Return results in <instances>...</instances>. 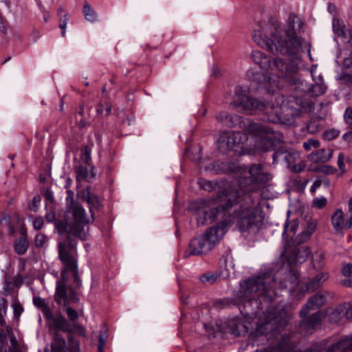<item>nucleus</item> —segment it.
Segmentation results:
<instances>
[{"label": "nucleus", "mask_w": 352, "mask_h": 352, "mask_svg": "<svg viewBox=\"0 0 352 352\" xmlns=\"http://www.w3.org/2000/svg\"><path fill=\"white\" fill-rule=\"evenodd\" d=\"M296 23H298V26L302 25L300 20L295 14H290L285 29L281 28L278 21H271L261 22L254 30L252 38L261 47L271 52H279L283 55L294 57L289 60L276 58L271 60L263 52L252 51L250 57L253 62L267 72L263 79L270 92L274 91L275 88L278 87V80L270 76L274 73H277L278 77L283 78L286 82L294 86V89H299L300 86H302L298 74L301 37L296 34Z\"/></svg>", "instance_id": "obj_1"}, {"label": "nucleus", "mask_w": 352, "mask_h": 352, "mask_svg": "<svg viewBox=\"0 0 352 352\" xmlns=\"http://www.w3.org/2000/svg\"><path fill=\"white\" fill-rule=\"evenodd\" d=\"M287 248H285L283 256L285 257L290 269L283 267L275 274L274 278L267 274L243 280L240 284V289L236 298L240 312L245 317H257L258 310L265 307L269 308L274 297L278 295L276 286L280 289L290 287L292 295L297 300L301 299L305 290L298 289L299 274L293 268L297 263L304 262L310 254L307 247L293 248L289 255Z\"/></svg>", "instance_id": "obj_2"}, {"label": "nucleus", "mask_w": 352, "mask_h": 352, "mask_svg": "<svg viewBox=\"0 0 352 352\" xmlns=\"http://www.w3.org/2000/svg\"><path fill=\"white\" fill-rule=\"evenodd\" d=\"M219 199L222 202L216 208H212L208 212L204 210L206 217L202 220L201 217L198 218V223L204 224V220L214 219L218 214H223L226 218L224 221L229 222V226L232 221V219H237V226L241 232L257 230L260 223L261 218L258 215V208L256 203L250 195H241L239 190H236L230 185L228 186L219 195Z\"/></svg>", "instance_id": "obj_3"}, {"label": "nucleus", "mask_w": 352, "mask_h": 352, "mask_svg": "<svg viewBox=\"0 0 352 352\" xmlns=\"http://www.w3.org/2000/svg\"><path fill=\"white\" fill-rule=\"evenodd\" d=\"M276 104H270L262 98L251 97L245 94L241 86H236L234 89V96L230 104L236 109L244 113L254 111L263 112L267 122L278 123L280 120V114L285 104L284 97L279 94H273Z\"/></svg>", "instance_id": "obj_4"}, {"label": "nucleus", "mask_w": 352, "mask_h": 352, "mask_svg": "<svg viewBox=\"0 0 352 352\" xmlns=\"http://www.w3.org/2000/svg\"><path fill=\"white\" fill-rule=\"evenodd\" d=\"M74 193L72 190H67L66 203L67 214L65 221H56L55 226L60 234H67V241L73 243L72 238L86 240L87 238L85 226L89 221L86 218L85 209L74 200Z\"/></svg>", "instance_id": "obj_5"}, {"label": "nucleus", "mask_w": 352, "mask_h": 352, "mask_svg": "<svg viewBox=\"0 0 352 352\" xmlns=\"http://www.w3.org/2000/svg\"><path fill=\"white\" fill-rule=\"evenodd\" d=\"M58 257L63 265V267L60 273L61 280L56 282L54 300L58 305L67 306L69 303L67 296V289L66 287L68 272L70 271L72 273L76 287L80 285L76 245L71 242H60L58 243Z\"/></svg>", "instance_id": "obj_6"}, {"label": "nucleus", "mask_w": 352, "mask_h": 352, "mask_svg": "<svg viewBox=\"0 0 352 352\" xmlns=\"http://www.w3.org/2000/svg\"><path fill=\"white\" fill-rule=\"evenodd\" d=\"M236 174L238 186L229 184L243 195L257 191L261 186L272 179V175L261 164L240 166L237 168Z\"/></svg>", "instance_id": "obj_7"}, {"label": "nucleus", "mask_w": 352, "mask_h": 352, "mask_svg": "<svg viewBox=\"0 0 352 352\" xmlns=\"http://www.w3.org/2000/svg\"><path fill=\"white\" fill-rule=\"evenodd\" d=\"M223 221L217 225L207 229L202 234L190 241L188 249L185 252L184 257L201 256L208 254L219 243L227 232L230 223Z\"/></svg>", "instance_id": "obj_8"}, {"label": "nucleus", "mask_w": 352, "mask_h": 352, "mask_svg": "<svg viewBox=\"0 0 352 352\" xmlns=\"http://www.w3.org/2000/svg\"><path fill=\"white\" fill-rule=\"evenodd\" d=\"M246 132L254 138L255 147L261 151L274 150L283 142V135L269 124L248 121L244 124Z\"/></svg>", "instance_id": "obj_9"}, {"label": "nucleus", "mask_w": 352, "mask_h": 352, "mask_svg": "<svg viewBox=\"0 0 352 352\" xmlns=\"http://www.w3.org/2000/svg\"><path fill=\"white\" fill-rule=\"evenodd\" d=\"M291 317V314L285 309H281L278 311L274 310L273 311L267 310L259 318L256 324V328L252 333L255 336L267 334L270 332L275 334L276 332L287 324Z\"/></svg>", "instance_id": "obj_10"}, {"label": "nucleus", "mask_w": 352, "mask_h": 352, "mask_svg": "<svg viewBox=\"0 0 352 352\" xmlns=\"http://www.w3.org/2000/svg\"><path fill=\"white\" fill-rule=\"evenodd\" d=\"M247 140L245 134L239 131H228L223 132L218 140L219 147L225 151L234 150L236 146L241 147Z\"/></svg>", "instance_id": "obj_11"}, {"label": "nucleus", "mask_w": 352, "mask_h": 352, "mask_svg": "<svg viewBox=\"0 0 352 352\" xmlns=\"http://www.w3.org/2000/svg\"><path fill=\"white\" fill-rule=\"evenodd\" d=\"M352 349V335L349 336L342 337L338 342L329 345L326 349L322 350L320 344H314L309 349L303 351H298L293 349L292 352H305L307 350H310L311 352H348V350Z\"/></svg>", "instance_id": "obj_12"}, {"label": "nucleus", "mask_w": 352, "mask_h": 352, "mask_svg": "<svg viewBox=\"0 0 352 352\" xmlns=\"http://www.w3.org/2000/svg\"><path fill=\"white\" fill-rule=\"evenodd\" d=\"M306 317L300 323L299 331L300 333L304 335L312 334L320 326L324 314L321 311H317L311 316Z\"/></svg>", "instance_id": "obj_13"}, {"label": "nucleus", "mask_w": 352, "mask_h": 352, "mask_svg": "<svg viewBox=\"0 0 352 352\" xmlns=\"http://www.w3.org/2000/svg\"><path fill=\"white\" fill-rule=\"evenodd\" d=\"M331 221L336 232L342 233L344 230H348L352 228V214L346 219L343 210L340 208H338L331 215Z\"/></svg>", "instance_id": "obj_14"}, {"label": "nucleus", "mask_w": 352, "mask_h": 352, "mask_svg": "<svg viewBox=\"0 0 352 352\" xmlns=\"http://www.w3.org/2000/svg\"><path fill=\"white\" fill-rule=\"evenodd\" d=\"M327 300L326 296L320 293H318L311 297L307 303L302 307L300 311V316L302 318L307 316L311 310H315L323 306Z\"/></svg>", "instance_id": "obj_15"}, {"label": "nucleus", "mask_w": 352, "mask_h": 352, "mask_svg": "<svg viewBox=\"0 0 352 352\" xmlns=\"http://www.w3.org/2000/svg\"><path fill=\"white\" fill-rule=\"evenodd\" d=\"M47 320L50 322L49 324L50 329H54V331H63L64 332L72 333V329L70 328V325L66 318L60 314H57L54 316L52 312V317L46 318Z\"/></svg>", "instance_id": "obj_16"}, {"label": "nucleus", "mask_w": 352, "mask_h": 352, "mask_svg": "<svg viewBox=\"0 0 352 352\" xmlns=\"http://www.w3.org/2000/svg\"><path fill=\"white\" fill-rule=\"evenodd\" d=\"M333 30L334 33L340 37L344 43L349 44L352 47L351 45L352 34L351 31L346 28L342 21L334 19L333 21Z\"/></svg>", "instance_id": "obj_17"}, {"label": "nucleus", "mask_w": 352, "mask_h": 352, "mask_svg": "<svg viewBox=\"0 0 352 352\" xmlns=\"http://www.w3.org/2000/svg\"><path fill=\"white\" fill-rule=\"evenodd\" d=\"M81 197L88 204L90 212L93 216V210L98 209L101 206V199L92 192L90 186H87L81 192Z\"/></svg>", "instance_id": "obj_18"}, {"label": "nucleus", "mask_w": 352, "mask_h": 352, "mask_svg": "<svg viewBox=\"0 0 352 352\" xmlns=\"http://www.w3.org/2000/svg\"><path fill=\"white\" fill-rule=\"evenodd\" d=\"M333 156V150L331 148H321L316 152L309 154L308 159L314 163H325L328 162Z\"/></svg>", "instance_id": "obj_19"}, {"label": "nucleus", "mask_w": 352, "mask_h": 352, "mask_svg": "<svg viewBox=\"0 0 352 352\" xmlns=\"http://www.w3.org/2000/svg\"><path fill=\"white\" fill-rule=\"evenodd\" d=\"M346 305H340L334 309L327 310L328 320L331 323L343 324L344 322V311Z\"/></svg>", "instance_id": "obj_20"}, {"label": "nucleus", "mask_w": 352, "mask_h": 352, "mask_svg": "<svg viewBox=\"0 0 352 352\" xmlns=\"http://www.w3.org/2000/svg\"><path fill=\"white\" fill-rule=\"evenodd\" d=\"M217 120L223 125L232 127L241 120V117L236 114H229L226 111L220 112L217 116Z\"/></svg>", "instance_id": "obj_21"}, {"label": "nucleus", "mask_w": 352, "mask_h": 352, "mask_svg": "<svg viewBox=\"0 0 352 352\" xmlns=\"http://www.w3.org/2000/svg\"><path fill=\"white\" fill-rule=\"evenodd\" d=\"M284 155V160L287 163L288 167H292L294 162L299 158V154L294 151L290 150L288 151H275L273 154V162L276 163L280 155Z\"/></svg>", "instance_id": "obj_22"}, {"label": "nucleus", "mask_w": 352, "mask_h": 352, "mask_svg": "<svg viewBox=\"0 0 352 352\" xmlns=\"http://www.w3.org/2000/svg\"><path fill=\"white\" fill-rule=\"evenodd\" d=\"M329 278L327 273H320L306 283V291L313 292L319 288Z\"/></svg>", "instance_id": "obj_23"}, {"label": "nucleus", "mask_w": 352, "mask_h": 352, "mask_svg": "<svg viewBox=\"0 0 352 352\" xmlns=\"http://www.w3.org/2000/svg\"><path fill=\"white\" fill-rule=\"evenodd\" d=\"M51 346L53 352H65L66 342L58 331L53 332Z\"/></svg>", "instance_id": "obj_24"}, {"label": "nucleus", "mask_w": 352, "mask_h": 352, "mask_svg": "<svg viewBox=\"0 0 352 352\" xmlns=\"http://www.w3.org/2000/svg\"><path fill=\"white\" fill-rule=\"evenodd\" d=\"M314 84L309 89V94L311 96L317 97L325 93L326 86L320 75L318 76L317 80H314Z\"/></svg>", "instance_id": "obj_25"}, {"label": "nucleus", "mask_w": 352, "mask_h": 352, "mask_svg": "<svg viewBox=\"0 0 352 352\" xmlns=\"http://www.w3.org/2000/svg\"><path fill=\"white\" fill-rule=\"evenodd\" d=\"M34 305L39 309L45 318L52 317V311L45 300L41 297H34L33 298Z\"/></svg>", "instance_id": "obj_26"}, {"label": "nucleus", "mask_w": 352, "mask_h": 352, "mask_svg": "<svg viewBox=\"0 0 352 352\" xmlns=\"http://www.w3.org/2000/svg\"><path fill=\"white\" fill-rule=\"evenodd\" d=\"M228 186H230L229 184H224L223 186V188L221 190H219L218 191V194L216 197H211L208 199H206V200H201L199 201H198L197 203H195V205H197L199 204V206L197 207V209L199 210H201V208L204 209V205H209L210 203L211 204H219V205H220L222 202L221 201V199H219V195H221V193L225 190L226 188H227Z\"/></svg>", "instance_id": "obj_27"}, {"label": "nucleus", "mask_w": 352, "mask_h": 352, "mask_svg": "<svg viewBox=\"0 0 352 352\" xmlns=\"http://www.w3.org/2000/svg\"><path fill=\"white\" fill-rule=\"evenodd\" d=\"M311 102L307 100H303L300 97L292 98L288 102V107L294 109H298L299 108L306 109L309 108Z\"/></svg>", "instance_id": "obj_28"}, {"label": "nucleus", "mask_w": 352, "mask_h": 352, "mask_svg": "<svg viewBox=\"0 0 352 352\" xmlns=\"http://www.w3.org/2000/svg\"><path fill=\"white\" fill-rule=\"evenodd\" d=\"M82 12L87 21L91 23H94L96 21L97 14L93 8L88 3H85Z\"/></svg>", "instance_id": "obj_29"}, {"label": "nucleus", "mask_w": 352, "mask_h": 352, "mask_svg": "<svg viewBox=\"0 0 352 352\" xmlns=\"http://www.w3.org/2000/svg\"><path fill=\"white\" fill-rule=\"evenodd\" d=\"M28 245V241L25 238H20L14 243V251L18 254L23 255L26 252Z\"/></svg>", "instance_id": "obj_30"}, {"label": "nucleus", "mask_w": 352, "mask_h": 352, "mask_svg": "<svg viewBox=\"0 0 352 352\" xmlns=\"http://www.w3.org/2000/svg\"><path fill=\"white\" fill-rule=\"evenodd\" d=\"M321 119H311L307 124V129L309 133H317L321 127Z\"/></svg>", "instance_id": "obj_31"}, {"label": "nucleus", "mask_w": 352, "mask_h": 352, "mask_svg": "<svg viewBox=\"0 0 352 352\" xmlns=\"http://www.w3.org/2000/svg\"><path fill=\"white\" fill-rule=\"evenodd\" d=\"M98 114H104L105 116H109L111 112V106L107 102H100L96 109Z\"/></svg>", "instance_id": "obj_32"}, {"label": "nucleus", "mask_w": 352, "mask_h": 352, "mask_svg": "<svg viewBox=\"0 0 352 352\" xmlns=\"http://www.w3.org/2000/svg\"><path fill=\"white\" fill-rule=\"evenodd\" d=\"M324 258V256L322 252H316L313 256V265L314 267L316 269H320L323 265V261Z\"/></svg>", "instance_id": "obj_33"}, {"label": "nucleus", "mask_w": 352, "mask_h": 352, "mask_svg": "<svg viewBox=\"0 0 352 352\" xmlns=\"http://www.w3.org/2000/svg\"><path fill=\"white\" fill-rule=\"evenodd\" d=\"M217 278L218 276L214 273H206L199 277L200 281L205 284H212L217 280Z\"/></svg>", "instance_id": "obj_34"}, {"label": "nucleus", "mask_w": 352, "mask_h": 352, "mask_svg": "<svg viewBox=\"0 0 352 352\" xmlns=\"http://www.w3.org/2000/svg\"><path fill=\"white\" fill-rule=\"evenodd\" d=\"M8 308V302L6 299L1 298L0 300V325L6 326V321L3 317V313H6Z\"/></svg>", "instance_id": "obj_35"}, {"label": "nucleus", "mask_w": 352, "mask_h": 352, "mask_svg": "<svg viewBox=\"0 0 352 352\" xmlns=\"http://www.w3.org/2000/svg\"><path fill=\"white\" fill-rule=\"evenodd\" d=\"M69 349L70 352H79L80 346L79 342L74 336H69L68 338Z\"/></svg>", "instance_id": "obj_36"}, {"label": "nucleus", "mask_w": 352, "mask_h": 352, "mask_svg": "<svg viewBox=\"0 0 352 352\" xmlns=\"http://www.w3.org/2000/svg\"><path fill=\"white\" fill-rule=\"evenodd\" d=\"M76 177L78 180H88L89 179V174L87 171V168L83 166H79L76 170Z\"/></svg>", "instance_id": "obj_37"}, {"label": "nucleus", "mask_w": 352, "mask_h": 352, "mask_svg": "<svg viewBox=\"0 0 352 352\" xmlns=\"http://www.w3.org/2000/svg\"><path fill=\"white\" fill-rule=\"evenodd\" d=\"M47 238L45 234H43L42 233H38L35 236V240H34L35 245L37 248H41L44 246V245L47 242Z\"/></svg>", "instance_id": "obj_38"}, {"label": "nucleus", "mask_w": 352, "mask_h": 352, "mask_svg": "<svg viewBox=\"0 0 352 352\" xmlns=\"http://www.w3.org/2000/svg\"><path fill=\"white\" fill-rule=\"evenodd\" d=\"M327 200L324 197H316L312 202L313 206L318 209L323 208L327 206Z\"/></svg>", "instance_id": "obj_39"}, {"label": "nucleus", "mask_w": 352, "mask_h": 352, "mask_svg": "<svg viewBox=\"0 0 352 352\" xmlns=\"http://www.w3.org/2000/svg\"><path fill=\"white\" fill-rule=\"evenodd\" d=\"M10 346L9 347V352H21L20 346L14 336L10 338Z\"/></svg>", "instance_id": "obj_40"}, {"label": "nucleus", "mask_w": 352, "mask_h": 352, "mask_svg": "<svg viewBox=\"0 0 352 352\" xmlns=\"http://www.w3.org/2000/svg\"><path fill=\"white\" fill-rule=\"evenodd\" d=\"M339 134L340 133L338 130L331 129L325 131L323 133V138L324 139L330 141L337 138L339 135Z\"/></svg>", "instance_id": "obj_41"}, {"label": "nucleus", "mask_w": 352, "mask_h": 352, "mask_svg": "<svg viewBox=\"0 0 352 352\" xmlns=\"http://www.w3.org/2000/svg\"><path fill=\"white\" fill-rule=\"evenodd\" d=\"M319 146V141L314 139H309L307 142L303 143V147L306 151H309L312 147L318 148Z\"/></svg>", "instance_id": "obj_42"}, {"label": "nucleus", "mask_w": 352, "mask_h": 352, "mask_svg": "<svg viewBox=\"0 0 352 352\" xmlns=\"http://www.w3.org/2000/svg\"><path fill=\"white\" fill-rule=\"evenodd\" d=\"M66 314L67 315V317L72 322H75L78 318V312L74 309L73 308L70 307H67L66 308Z\"/></svg>", "instance_id": "obj_43"}, {"label": "nucleus", "mask_w": 352, "mask_h": 352, "mask_svg": "<svg viewBox=\"0 0 352 352\" xmlns=\"http://www.w3.org/2000/svg\"><path fill=\"white\" fill-rule=\"evenodd\" d=\"M68 20H69V18H68L67 14H65L63 15V19H60L59 27L61 29V35L63 37L65 36L66 27H67Z\"/></svg>", "instance_id": "obj_44"}, {"label": "nucleus", "mask_w": 352, "mask_h": 352, "mask_svg": "<svg viewBox=\"0 0 352 352\" xmlns=\"http://www.w3.org/2000/svg\"><path fill=\"white\" fill-rule=\"evenodd\" d=\"M71 329L73 331V332L71 333H74L80 336H85V329L82 325L79 324H74Z\"/></svg>", "instance_id": "obj_45"}, {"label": "nucleus", "mask_w": 352, "mask_h": 352, "mask_svg": "<svg viewBox=\"0 0 352 352\" xmlns=\"http://www.w3.org/2000/svg\"><path fill=\"white\" fill-rule=\"evenodd\" d=\"M0 221L1 224L5 225L8 227V230L13 232L14 230V228L12 226H11L9 223V216L6 214H1L0 215Z\"/></svg>", "instance_id": "obj_46"}, {"label": "nucleus", "mask_w": 352, "mask_h": 352, "mask_svg": "<svg viewBox=\"0 0 352 352\" xmlns=\"http://www.w3.org/2000/svg\"><path fill=\"white\" fill-rule=\"evenodd\" d=\"M320 172L326 175H333L337 172V169L332 166L325 165L320 167Z\"/></svg>", "instance_id": "obj_47"}, {"label": "nucleus", "mask_w": 352, "mask_h": 352, "mask_svg": "<svg viewBox=\"0 0 352 352\" xmlns=\"http://www.w3.org/2000/svg\"><path fill=\"white\" fill-rule=\"evenodd\" d=\"M98 352H103L104 347L106 344V336L104 333H100V335L98 336Z\"/></svg>", "instance_id": "obj_48"}, {"label": "nucleus", "mask_w": 352, "mask_h": 352, "mask_svg": "<svg viewBox=\"0 0 352 352\" xmlns=\"http://www.w3.org/2000/svg\"><path fill=\"white\" fill-rule=\"evenodd\" d=\"M342 274L346 277L352 276V263L344 264L342 267Z\"/></svg>", "instance_id": "obj_49"}, {"label": "nucleus", "mask_w": 352, "mask_h": 352, "mask_svg": "<svg viewBox=\"0 0 352 352\" xmlns=\"http://www.w3.org/2000/svg\"><path fill=\"white\" fill-rule=\"evenodd\" d=\"M345 156L343 153H340L338 158V166L341 170V173H345V164H344Z\"/></svg>", "instance_id": "obj_50"}, {"label": "nucleus", "mask_w": 352, "mask_h": 352, "mask_svg": "<svg viewBox=\"0 0 352 352\" xmlns=\"http://www.w3.org/2000/svg\"><path fill=\"white\" fill-rule=\"evenodd\" d=\"M296 225L292 226L290 229H289V223L286 222L284 226V231L283 232V237H286L289 234H294L296 232Z\"/></svg>", "instance_id": "obj_51"}, {"label": "nucleus", "mask_w": 352, "mask_h": 352, "mask_svg": "<svg viewBox=\"0 0 352 352\" xmlns=\"http://www.w3.org/2000/svg\"><path fill=\"white\" fill-rule=\"evenodd\" d=\"M344 67L346 73L352 76V58H345L344 60Z\"/></svg>", "instance_id": "obj_52"}, {"label": "nucleus", "mask_w": 352, "mask_h": 352, "mask_svg": "<svg viewBox=\"0 0 352 352\" xmlns=\"http://www.w3.org/2000/svg\"><path fill=\"white\" fill-rule=\"evenodd\" d=\"M14 314L16 318H19L22 312L23 311V308L19 302H15L13 305Z\"/></svg>", "instance_id": "obj_53"}, {"label": "nucleus", "mask_w": 352, "mask_h": 352, "mask_svg": "<svg viewBox=\"0 0 352 352\" xmlns=\"http://www.w3.org/2000/svg\"><path fill=\"white\" fill-rule=\"evenodd\" d=\"M44 225V220L42 217H37L33 223L34 228L36 230H41Z\"/></svg>", "instance_id": "obj_54"}, {"label": "nucleus", "mask_w": 352, "mask_h": 352, "mask_svg": "<svg viewBox=\"0 0 352 352\" xmlns=\"http://www.w3.org/2000/svg\"><path fill=\"white\" fill-rule=\"evenodd\" d=\"M344 119L347 123L352 124V109L348 108L346 109Z\"/></svg>", "instance_id": "obj_55"}, {"label": "nucleus", "mask_w": 352, "mask_h": 352, "mask_svg": "<svg viewBox=\"0 0 352 352\" xmlns=\"http://www.w3.org/2000/svg\"><path fill=\"white\" fill-rule=\"evenodd\" d=\"M344 315L346 320H352V305L348 307H346V309L344 311Z\"/></svg>", "instance_id": "obj_56"}, {"label": "nucleus", "mask_w": 352, "mask_h": 352, "mask_svg": "<svg viewBox=\"0 0 352 352\" xmlns=\"http://www.w3.org/2000/svg\"><path fill=\"white\" fill-rule=\"evenodd\" d=\"M7 29V23L3 17L0 14V31L6 32Z\"/></svg>", "instance_id": "obj_57"}, {"label": "nucleus", "mask_w": 352, "mask_h": 352, "mask_svg": "<svg viewBox=\"0 0 352 352\" xmlns=\"http://www.w3.org/2000/svg\"><path fill=\"white\" fill-rule=\"evenodd\" d=\"M342 285L347 287H352V278L347 277L341 281Z\"/></svg>", "instance_id": "obj_58"}, {"label": "nucleus", "mask_w": 352, "mask_h": 352, "mask_svg": "<svg viewBox=\"0 0 352 352\" xmlns=\"http://www.w3.org/2000/svg\"><path fill=\"white\" fill-rule=\"evenodd\" d=\"M292 168L293 169V170L296 173H300L301 172L303 168H304V165L302 164H294Z\"/></svg>", "instance_id": "obj_59"}, {"label": "nucleus", "mask_w": 352, "mask_h": 352, "mask_svg": "<svg viewBox=\"0 0 352 352\" xmlns=\"http://www.w3.org/2000/svg\"><path fill=\"white\" fill-rule=\"evenodd\" d=\"M45 218L48 222H52L55 221L56 219L55 213L53 212H50L45 215Z\"/></svg>", "instance_id": "obj_60"}, {"label": "nucleus", "mask_w": 352, "mask_h": 352, "mask_svg": "<svg viewBox=\"0 0 352 352\" xmlns=\"http://www.w3.org/2000/svg\"><path fill=\"white\" fill-rule=\"evenodd\" d=\"M41 197L37 195V196H35L33 199H32V205H33V207H36L38 206V204L40 203L41 201Z\"/></svg>", "instance_id": "obj_61"}, {"label": "nucleus", "mask_w": 352, "mask_h": 352, "mask_svg": "<svg viewBox=\"0 0 352 352\" xmlns=\"http://www.w3.org/2000/svg\"><path fill=\"white\" fill-rule=\"evenodd\" d=\"M316 69V65L311 66V67L309 69V72L311 73V77L313 78V80H317V77L318 76H315Z\"/></svg>", "instance_id": "obj_62"}, {"label": "nucleus", "mask_w": 352, "mask_h": 352, "mask_svg": "<svg viewBox=\"0 0 352 352\" xmlns=\"http://www.w3.org/2000/svg\"><path fill=\"white\" fill-rule=\"evenodd\" d=\"M320 186V182H318V181L314 182L312 186L311 187V191L313 192H315L316 188H318Z\"/></svg>", "instance_id": "obj_63"}, {"label": "nucleus", "mask_w": 352, "mask_h": 352, "mask_svg": "<svg viewBox=\"0 0 352 352\" xmlns=\"http://www.w3.org/2000/svg\"><path fill=\"white\" fill-rule=\"evenodd\" d=\"M45 198L49 200V201H53L54 200V198H53V194L52 192H50V191H47L46 193H45Z\"/></svg>", "instance_id": "obj_64"}]
</instances>
